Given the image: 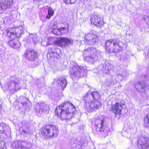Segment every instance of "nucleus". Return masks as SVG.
<instances>
[{"mask_svg":"<svg viewBox=\"0 0 149 149\" xmlns=\"http://www.w3.org/2000/svg\"><path fill=\"white\" fill-rule=\"evenodd\" d=\"M75 106L69 101H65L57 106L55 111V116L63 120L70 118L71 115L76 111Z\"/></svg>","mask_w":149,"mask_h":149,"instance_id":"f257e3e1","label":"nucleus"},{"mask_svg":"<svg viewBox=\"0 0 149 149\" xmlns=\"http://www.w3.org/2000/svg\"><path fill=\"white\" fill-rule=\"evenodd\" d=\"M40 133L45 137L52 138L56 137L59 134V131L55 125L47 124L41 128Z\"/></svg>","mask_w":149,"mask_h":149,"instance_id":"f03ea898","label":"nucleus"},{"mask_svg":"<svg viewBox=\"0 0 149 149\" xmlns=\"http://www.w3.org/2000/svg\"><path fill=\"white\" fill-rule=\"evenodd\" d=\"M104 47L105 52L109 54L118 53L122 49L119 41L114 39L106 40L104 43Z\"/></svg>","mask_w":149,"mask_h":149,"instance_id":"7ed1b4c3","label":"nucleus"},{"mask_svg":"<svg viewBox=\"0 0 149 149\" xmlns=\"http://www.w3.org/2000/svg\"><path fill=\"white\" fill-rule=\"evenodd\" d=\"M15 28L14 27L10 28L6 30V35L8 38L11 39L8 42V45L10 47L15 48H17L20 47V42L17 40L18 38L17 33L15 31Z\"/></svg>","mask_w":149,"mask_h":149,"instance_id":"20e7f679","label":"nucleus"},{"mask_svg":"<svg viewBox=\"0 0 149 149\" xmlns=\"http://www.w3.org/2000/svg\"><path fill=\"white\" fill-rule=\"evenodd\" d=\"M90 21L91 25L98 28L102 27L105 24L103 17L98 14L91 15Z\"/></svg>","mask_w":149,"mask_h":149,"instance_id":"39448f33","label":"nucleus"},{"mask_svg":"<svg viewBox=\"0 0 149 149\" xmlns=\"http://www.w3.org/2000/svg\"><path fill=\"white\" fill-rule=\"evenodd\" d=\"M124 104L116 102L114 104L111 105L109 108V110L111 113H113L116 116L118 115L120 116L123 109V106Z\"/></svg>","mask_w":149,"mask_h":149,"instance_id":"423d86ee","label":"nucleus"},{"mask_svg":"<svg viewBox=\"0 0 149 149\" xmlns=\"http://www.w3.org/2000/svg\"><path fill=\"white\" fill-rule=\"evenodd\" d=\"M24 56L26 60L32 61H36L38 58V53L34 49H26Z\"/></svg>","mask_w":149,"mask_h":149,"instance_id":"0eeeda50","label":"nucleus"},{"mask_svg":"<svg viewBox=\"0 0 149 149\" xmlns=\"http://www.w3.org/2000/svg\"><path fill=\"white\" fill-rule=\"evenodd\" d=\"M137 146L139 149H147L149 148V138L147 136H141L137 141Z\"/></svg>","mask_w":149,"mask_h":149,"instance_id":"6e6552de","label":"nucleus"},{"mask_svg":"<svg viewBox=\"0 0 149 149\" xmlns=\"http://www.w3.org/2000/svg\"><path fill=\"white\" fill-rule=\"evenodd\" d=\"M105 123V119H101L100 118L96 119L95 123V128L96 130L98 132H101L103 133H107V127L104 126V124Z\"/></svg>","mask_w":149,"mask_h":149,"instance_id":"1a4fd4ad","label":"nucleus"},{"mask_svg":"<svg viewBox=\"0 0 149 149\" xmlns=\"http://www.w3.org/2000/svg\"><path fill=\"white\" fill-rule=\"evenodd\" d=\"M55 44L58 46L63 47L69 45H72L73 40L69 38L60 37L55 42Z\"/></svg>","mask_w":149,"mask_h":149,"instance_id":"9d476101","label":"nucleus"},{"mask_svg":"<svg viewBox=\"0 0 149 149\" xmlns=\"http://www.w3.org/2000/svg\"><path fill=\"white\" fill-rule=\"evenodd\" d=\"M7 127L6 125L4 123H0V138L2 137V135L3 134L6 136L7 135L8 131Z\"/></svg>","mask_w":149,"mask_h":149,"instance_id":"9b49d317","label":"nucleus"},{"mask_svg":"<svg viewBox=\"0 0 149 149\" xmlns=\"http://www.w3.org/2000/svg\"><path fill=\"white\" fill-rule=\"evenodd\" d=\"M102 104L100 102L97 100L92 101L90 105V107L93 109H98L100 107Z\"/></svg>","mask_w":149,"mask_h":149,"instance_id":"f8f14e48","label":"nucleus"},{"mask_svg":"<svg viewBox=\"0 0 149 149\" xmlns=\"http://www.w3.org/2000/svg\"><path fill=\"white\" fill-rule=\"evenodd\" d=\"M146 85L144 82L140 81L136 83L134 85V86L139 92H140L142 89L146 87Z\"/></svg>","mask_w":149,"mask_h":149,"instance_id":"ddd939ff","label":"nucleus"},{"mask_svg":"<svg viewBox=\"0 0 149 149\" xmlns=\"http://www.w3.org/2000/svg\"><path fill=\"white\" fill-rule=\"evenodd\" d=\"M143 121L144 126L146 128H149V113L144 116Z\"/></svg>","mask_w":149,"mask_h":149,"instance_id":"4468645a","label":"nucleus"},{"mask_svg":"<svg viewBox=\"0 0 149 149\" xmlns=\"http://www.w3.org/2000/svg\"><path fill=\"white\" fill-rule=\"evenodd\" d=\"M67 85L66 80L65 79L61 80L60 83L58 84L59 88L63 90Z\"/></svg>","mask_w":149,"mask_h":149,"instance_id":"2eb2a0df","label":"nucleus"},{"mask_svg":"<svg viewBox=\"0 0 149 149\" xmlns=\"http://www.w3.org/2000/svg\"><path fill=\"white\" fill-rule=\"evenodd\" d=\"M20 147L22 149L26 148L30 146L29 142L25 141H20Z\"/></svg>","mask_w":149,"mask_h":149,"instance_id":"dca6fc26","label":"nucleus"},{"mask_svg":"<svg viewBox=\"0 0 149 149\" xmlns=\"http://www.w3.org/2000/svg\"><path fill=\"white\" fill-rule=\"evenodd\" d=\"M54 13V11L52 9L51 7L49 8L48 9V15L46 16V18L49 19L53 15Z\"/></svg>","mask_w":149,"mask_h":149,"instance_id":"f3484780","label":"nucleus"},{"mask_svg":"<svg viewBox=\"0 0 149 149\" xmlns=\"http://www.w3.org/2000/svg\"><path fill=\"white\" fill-rule=\"evenodd\" d=\"M20 143L19 141H15L12 143V147L13 148L15 149L20 148Z\"/></svg>","mask_w":149,"mask_h":149,"instance_id":"a211bd4d","label":"nucleus"},{"mask_svg":"<svg viewBox=\"0 0 149 149\" xmlns=\"http://www.w3.org/2000/svg\"><path fill=\"white\" fill-rule=\"evenodd\" d=\"M91 95L93 100H96L97 98L100 97V95L99 94L96 92L93 91L91 92Z\"/></svg>","mask_w":149,"mask_h":149,"instance_id":"6ab92c4d","label":"nucleus"},{"mask_svg":"<svg viewBox=\"0 0 149 149\" xmlns=\"http://www.w3.org/2000/svg\"><path fill=\"white\" fill-rule=\"evenodd\" d=\"M52 31L54 35H59L60 34L59 31V28L58 29L57 28L53 30H52Z\"/></svg>","mask_w":149,"mask_h":149,"instance_id":"aec40b11","label":"nucleus"},{"mask_svg":"<svg viewBox=\"0 0 149 149\" xmlns=\"http://www.w3.org/2000/svg\"><path fill=\"white\" fill-rule=\"evenodd\" d=\"M66 29L65 27H62L59 28V31L60 33V35L65 33Z\"/></svg>","mask_w":149,"mask_h":149,"instance_id":"412c9836","label":"nucleus"},{"mask_svg":"<svg viewBox=\"0 0 149 149\" xmlns=\"http://www.w3.org/2000/svg\"><path fill=\"white\" fill-rule=\"evenodd\" d=\"M6 146L4 142L3 141H0V149H5Z\"/></svg>","mask_w":149,"mask_h":149,"instance_id":"4be33fe9","label":"nucleus"},{"mask_svg":"<svg viewBox=\"0 0 149 149\" xmlns=\"http://www.w3.org/2000/svg\"><path fill=\"white\" fill-rule=\"evenodd\" d=\"M23 132L25 133L28 134L30 132V130L29 127H26L25 129L22 130Z\"/></svg>","mask_w":149,"mask_h":149,"instance_id":"5701e85b","label":"nucleus"},{"mask_svg":"<svg viewBox=\"0 0 149 149\" xmlns=\"http://www.w3.org/2000/svg\"><path fill=\"white\" fill-rule=\"evenodd\" d=\"M58 26L57 24L56 23H54L53 25L52 26L51 29H52V30H53L55 29Z\"/></svg>","mask_w":149,"mask_h":149,"instance_id":"b1692460","label":"nucleus"},{"mask_svg":"<svg viewBox=\"0 0 149 149\" xmlns=\"http://www.w3.org/2000/svg\"><path fill=\"white\" fill-rule=\"evenodd\" d=\"M7 5L10 6L13 3V0H6Z\"/></svg>","mask_w":149,"mask_h":149,"instance_id":"393cba45","label":"nucleus"},{"mask_svg":"<svg viewBox=\"0 0 149 149\" xmlns=\"http://www.w3.org/2000/svg\"><path fill=\"white\" fill-rule=\"evenodd\" d=\"M79 67L78 66H74L72 67V69L74 70V71L76 70L77 72H79Z\"/></svg>","mask_w":149,"mask_h":149,"instance_id":"a878e982","label":"nucleus"},{"mask_svg":"<svg viewBox=\"0 0 149 149\" xmlns=\"http://www.w3.org/2000/svg\"><path fill=\"white\" fill-rule=\"evenodd\" d=\"M90 35L93 37L92 39L93 40L95 39L97 37V36L96 34H94L93 33H91Z\"/></svg>","mask_w":149,"mask_h":149,"instance_id":"bb28decb","label":"nucleus"},{"mask_svg":"<svg viewBox=\"0 0 149 149\" xmlns=\"http://www.w3.org/2000/svg\"><path fill=\"white\" fill-rule=\"evenodd\" d=\"M92 51V48L91 47L88 48L87 49L84 50V52L85 53L87 52H90Z\"/></svg>","mask_w":149,"mask_h":149,"instance_id":"cd10ccee","label":"nucleus"},{"mask_svg":"<svg viewBox=\"0 0 149 149\" xmlns=\"http://www.w3.org/2000/svg\"><path fill=\"white\" fill-rule=\"evenodd\" d=\"M67 4H69L71 3V0H63Z\"/></svg>","mask_w":149,"mask_h":149,"instance_id":"c85d7f7f","label":"nucleus"},{"mask_svg":"<svg viewBox=\"0 0 149 149\" xmlns=\"http://www.w3.org/2000/svg\"><path fill=\"white\" fill-rule=\"evenodd\" d=\"M2 8V3L1 1L0 0V10H1Z\"/></svg>","mask_w":149,"mask_h":149,"instance_id":"c756f323","label":"nucleus"},{"mask_svg":"<svg viewBox=\"0 0 149 149\" xmlns=\"http://www.w3.org/2000/svg\"><path fill=\"white\" fill-rule=\"evenodd\" d=\"M67 29L69 30V24H67Z\"/></svg>","mask_w":149,"mask_h":149,"instance_id":"7c9ffc66","label":"nucleus"},{"mask_svg":"<svg viewBox=\"0 0 149 149\" xmlns=\"http://www.w3.org/2000/svg\"><path fill=\"white\" fill-rule=\"evenodd\" d=\"M146 90H144V91L145 92H146Z\"/></svg>","mask_w":149,"mask_h":149,"instance_id":"2f4dec72","label":"nucleus"}]
</instances>
